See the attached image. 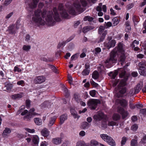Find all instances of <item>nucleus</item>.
<instances>
[{
    "label": "nucleus",
    "mask_w": 146,
    "mask_h": 146,
    "mask_svg": "<svg viewBox=\"0 0 146 146\" xmlns=\"http://www.w3.org/2000/svg\"><path fill=\"white\" fill-rule=\"evenodd\" d=\"M53 12L52 11H47L38 9L35 12V15L32 18L33 23L38 26L46 24L50 26H53L55 23V20L56 21H60L59 15L56 8L53 9Z\"/></svg>",
    "instance_id": "f257e3e1"
},
{
    "label": "nucleus",
    "mask_w": 146,
    "mask_h": 146,
    "mask_svg": "<svg viewBox=\"0 0 146 146\" xmlns=\"http://www.w3.org/2000/svg\"><path fill=\"white\" fill-rule=\"evenodd\" d=\"M125 46L123 44L119 43L118 44L117 48H115L110 54V58L107 59L105 62V65L108 68H110L112 66V64L116 63L117 62V58L116 57V55L119 54L120 56L119 59V62L123 65L125 59Z\"/></svg>",
    "instance_id": "f03ea898"
},
{
    "label": "nucleus",
    "mask_w": 146,
    "mask_h": 146,
    "mask_svg": "<svg viewBox=\"0 0 146 146\" xmlns=\"http://www.w3.org/2000/svg\"><path fill=\"white\" fill-rule=\"evenodd\" d=\"M120 71H122L119 74V77L121 78H123L124 79L121 80H116L113 83V86H116L119 83L118 85V90L120 93L121 94L125 93L126 91V88L124 87L126 85V81L128 78V76L125 74V71L123 68H121Z\"/></svg>",
    "instance_id": "7ed1b4c3"
},
{
    "label": "nucleus",
    "mask_w": 146,
    "mask_h": 146,
    "mask_svg": "<svg viewBox=\"0 0 146 146\" xmlns=\"http://www.w3.org/2000/svg\"><path fill=\"white\" fill-rule=\"evenodd\" d=\"M86 5L85 0H78L74 2L72 7L69 8L68 12L72 15L75 14L76 11L82 12L85 10L84 7Z\"/></svg>",
    "instance_id": "20e7f679"
},
{
    "label": "nucleus",
    "mask_w": 146,
    "mask_h": 146,
    "mask_svg": "<svg viewBox=\"0 0 146 146\" xmlns=\"http://www.w3.org/2000/svg\"><path fill=\"white\" fill-rule=\"evenodd\" d=\"M25 108V106H22L17 112V114H19L21 113V115H24L27 114L24 117V118L25 119L29 120L33 116L37 114V113L34 112L35 111L34 108H33L31 109L29 112H28L27 110H24Z\"/></svg>",
    "instance_id": "39448f33"
},
{
    "label": "nucleus",
    "mask_w": 146,
    "mask_h": 146,
    "mask_svg": "<svg viewBox=\"0 0 146 146\" xmlns=\"http://www.w3.org/2000/svg\"><path fill=\"white\" fill-rule=\"evenodd\" d=\"M100 136L104 141L106 142L110 145L113 146L115 145V141L111 137L105 134H101Z\"/></svg>",
    "instance_id": "423d86ee"
},
{
    "label": "nucleus",
    "mask_w": 146,
    "mask_h": 146,
    "mask_svg": "<svg viewBox=\"0 0 146 146\" xmlns=\"http://www.w3.org/2000/svg\"><path fill=\"white\" fill-rule=\"evenodd\" d=\"M107 118V116L101 111L98 112L93 117L94 120L96 121H99L102 119L106 120Z\"/></svg>",
    "instance_id": "0eeeda50"
},
{
    "label": "nucleus",
    "mask_w": 146,
    "mask_h": 146,
    "mask_svg": "<svg viewBox=\"0 0 146 146\" xmlns=\"http://www.w3.org/2000/svg\"><path fill=\"white\" fill-rule=\"evenodd\" d=\"M20 24L17 23L16 24L10 25L7 31L10 34L13 35L16 33L17 30L19 28Z\"/></svg>",
    "instance_id": "6e6552de"
},
{
    "label": "nucleus",
    "mask_w": 146,
    "mask_h": 146,
    "mask_svg": "<svg viewBox=\"0 0 146 146\" xmlns=\"http://www.w3.org/2000/svg\"><path fill=\"white\" fill-rule=\"evenodd\" d=\"M111 37H109L108 40L104 42V45L108 48L109 49L111 47H114L116 43L115 41L114 40H111Z\"/></svg>",
    "instance_id": "1a4fd4ad"
},
{
    "label": "nucleus",
    "mask_w": 146,
    "mask_h": 146,
    "mask_svg": "<svg viewBox=\"0 0 146 146\" xmlns=\"http://www.w3.org/2000/svg\"><path fill=\"white\" fill-rule=\"evenodd\" d=\"M102 9L104 12H106L107 11V8L105 5H103L102 6V3H100L99 4L98 6L96 8V10L98 11V15L99 16L101 17L103 15V13L101 12Z\"/></svg>",
    "instance_id": "9d476101"
},
{
    "label": "nucleus",
    "mask_w": 146,
    "mask_h": 146,
    "mask_svg": "<svg viewBox=\"0 0 146 146\" xmlns=\"http://www.w3.org/2000/svg\"><path fill=\"white\" fill-rule=\"evenodd\" d=\"M99 102L98 100L92 99L89 100L88 104L91 109H95L96 108Z\"/></svg>",
    "instance_id": "9b49d317"
},
{
    "label": "nucleus",
    "mask_w": 146,
    "mask_h": 146,
    "mask_svg": "<svg viewBox=\"0 0 146 146\" xmlns=\"http://www.w3.org/2000/svg\"><path fill=\"white\" fill-rule=\"evenodd\" d=\"M63 7L62 4H59L58 9L61 11L60 14L61 16L65 18H67L68 17V15L65 10H63Z\"/></svg>",
    "instance_id": "f8f14e48"
},
{
    "label": "nucleus",
    "mask_w": 146,
    "mask_h": 146,
    "mask_svg": "<svg viewBox=\"0 0 146 146\" xmlns=\"http://www.w3.org/2000/svg\"><path fill=\"white\" fill-rule=\"evenodd\" d=\"M45 80V78L43 76H38L35 79L34 82L35 84H41L44 82Z\"/></svg>",
    "instance_id": "ddd939ff"
},
{
    "label": "nucleus",
    "mask_w": 146,
    "mask_h": 146,
    "mask_svg": "<svg viewBox=\"0 0 146 146\" xmlns=\"http://www.w3.org/2000/svg\"><path fill=\"white\" fill-rule=\"evenodd\" d=\"M118 111L122 115V117L123 118H125L128 115V112L127 111H125L124 109L122 108H120L118 109Z\"/></svg>",
    "instance_id": "4468645a"
},
{
    "label": "nucleus",
    "mask_w": 146,
    "mask_h": 146,
    "mask_svg": "<svg viewBox=\"0 0 146 146\" xmlns=\"http://www.w3.org/2000/svg\"><path fill=\"white\" fill-rule=\"evenodd\" d=\"M23 96V94L21 93L11 95V97L13 100H15L21 98Z\"/></svg>",
    "instance_id": "2eb2a0df"
},
{
    "label": "nucleus",
    "mask_w": 146,
    "mask_h": 146,
    "mask_svg": "<svg viewBox=\"0 0 146 146\" xmlns=\"http://www.w3.org/2000/svg\"><path fill=\"white\" fill-rule=\"evenodd\" d=\"M62 139V138L61 137H57L52 139V142L54 144L58 145L61 143Z\"/></svg>",
    "instance_id": "dca6fc26"
},
{
    "label": "nucleus",
    "mask_w": 146,
    "mask_h": 146,
    "mask_svg": "<svg viewBox=\"0 0 146 146\" xmlns=\"http://www.w3.org/2000/svg\"><path fill=\"white\" fill-rule=\"evenodd\" d=\"M57 117V116H54L50 118L48 123V125L49 126L51 127L54 124Z\"/></svg>",
    "instance_id": "f3484780"
},
{
    "label": "nucleus",
    "mask_w": 146,
    "mask_h": 146,
    "mask_svg": "<svg viewBox=\"0 0 146 146\" xmlns=\"http://www.w3.org/2000/svg\"><path fill=\"white\" fill-rule=\"evenodd\" d=\"M141 89V87L139 84H137V86L133 89L132 90L134 91V92H131V94H137L138 93Z\"/></svg>",
    "instance_id": "a211bd4d"
},
{
    "label": "nucleus",
    "mask_w": 146,
    "mask_h": 146,
    "mask_svg": "<svg viewBox=\"0 0 146 146\" xmlns=\"http://www.w3.org/2000/svg\"><path fill=\"white\" fill-rule=\"evenodd\" d=\"M11 131L10 129L7 128H6L4 130L2 135L3 137H7L9 134L10 133Z\"/></svg>",
    "instance_id": "6ab92c4d"
},
{
    "label": "nucleus",
    "mask_w": 146,
    "mask_h": 146,
    "mask_svg": "<svg viewBox=\"0 0 146 146\" xmlns=\"http://www.w3.org/2000/svg\"><path fill=\"white\" fill-rule=\"evenodd\" d=\"M41 133L42 135L44 137H48L49 134V131L46 128L43 129Z\"/></svg>",
    "instance_id": "aec40b11"
},
{
    "label": "nucleus",
    "mask_w": 146,
    "mask_h": 146,
    "mask_svg": "<svg viewBox=\"0 0 146 146\" xmlns=\"http://www.w3.org/2000/svg\"><path fill=\"white\" fill-rule=\"evenodd\" d=\"M32 141L35 145L38 144L39 142V138L37 135H34L32 138Z\"/></svg>",
    "instance_id": "412c9836"
},
{
    "label": "nucleus",
    "mask_w": 146,
    "mask_h": 146,
    "mask_svg": "<svg viewBox=\"0 0 146 146\" xmlns=\"http://www.w3.org/2000/svg\"><path fill=\"white\" fill-rule=\"evenodd\" d=\"M38 2V0H33L32 2L29 5V6L31 8L33 9L35 7Z\"/></svg>",
    "instance_id": "4be33fe9"
},
{
    "label": "nucleus",
    "mask_w": 146,
    "mask_h": 146,
    "mask_svg": "<svg viewBox=\"0 0 146 146\" xmlns=\"http://www.w3.org/2000/svg\"><path fill=\"white\" fill-rule=\"evenodd\" d=\"M51 106V103L48 101L44 102L41 105V107L43 108H49Z\"/></svg>",
    "instance_id": "5701e85b"
},
{
    "label": "nucleus",
    "mask_w": 146,
    "mask_h": 146,
    "mask_svg": "<svg viewBox=\"0 0 146 146\" xmlns=\"http://www.w3.org/2000/svg\"><path fill=\"white\" fill-rule=\"evenodd\" d=\"M119 19L117 17L113 18L112 21L113 26H115L117 25L119 22Z\"/></svg>",
    "instance_id": "b1692460"
},
{
    "label": "nucleus",
    "mask_w": 146,
    "mask_h": 146,
    "mask_svg": "<svg viewBox=\"0 0 146 146\" xmlns=\"http://www.w3.org/2000/svg\"><path fill=\"white\" fill-rule=\"evenodd\" d=\"M67 118V116L66 114H64L62 115L60 117V122L61 124L63 123L64 121Z\"/></svg>",
    "instance_id": "393cba45"
},
{
    "label": "nucleus",
    "mask_w": 146,
    "mask_h": 146,
    "mask_svg": "<svg viewBox=\"0 0 146 146\" xmlns=\"http://www.w3.org/2000/svg\"><path fill=\"white\" fill-rule=\"evenodd\" d=\"M70 112L71 114L73 115L74 118H78L79 117L77 115L76 112L73 108H72L70 109Z\"/></svg>",
    "instance_id": "a878e982"
},
{
    "label": "nucleus",
    "mask_w": 146,
    "mask_h": 146,
    "mask_svg": "<svg viewBox=\"0 0 146 146\" xmlns=\"http://www.w3.org/2000/svg\"><path fill=\"white\" fill-rule=\"evenodd\" d=\"M117 102H119L120 104L123 107L126 106L127 104V102L125 100H117Z\"/></svg>",
    "instance_id": "bb28decb"
},
{
    "label": "nucleus",
    "mask_w": 146,
    "mask_h": 146,
    "mask_svg": "<svg viewBox=\"0 0 146 146\" xmlns=\"http://www.w3.org/2000/svg\"><path fill=\"white\" fill-rule=\"evenodd\" d=\"M117 70H115L113 72H111L108 74V75L112 78H114L118 74Z\"/></svg>",
    "instance_id": "cd10ccee"
},
{
    "label": "nucleus",
    "mask_w": 146,
    "mask_h": 146,
    "mask_svg": "<svg viewBox=\"0 0 146 146\" xmlns=\"http://www.w3.org/2000/svg\"><path fill=\"white\" fill-rule=\"evenodd\" d=\"M34 121L35 123L37 125H40L42 124V121L41 119L38 118H34Z\"/></svg>",
    "instance_id": "c85d7f7f"
},
{
    "label": "nucleus",
    "mask_w": 146,
    "mask_h": 146,
    "mask_svg": "<svg viewBox=\"0 0 146 146\" xmlns=\"http://www.w3.org/2000/svg\"><path fill=\"white\" fill-rule=\"evenodd\" d=\"M139 72L141 75L144 76H146V68L139 69Z\"/></svg>",
    "instance_id": "c756f323"
},
{
    "label": "nucleus",
    "mask_w": 146,
    "mask_h": 146,
    "mask_svg": "<svg viewBox=\"0 0 146 146\" xmlns=\"http://www.w3.org/2000/svg\"><path fill=\"white\" fill-rule=\"evenodd\" d=\"M139 68V69H144L145 68V67L146 66V62L142 61L139 62L138 65Z\"/></svg>",
    "instance_id": "7c9ffc66"
},
{
    "label": "nucleus",
    "mask_w": 146,
    "mask_h": 146,
    "mask_svg": "<svg viewBox=\"0 0 146 146\" xmlns=\"http://www.w3.org/2000/svg\"><path fill=\"white\" fill-rule=\"evenodd\" d=\"M120 118V115L117 113L114 114L112 116L113 119L115 121H117L119 120Z\"/></svg>",
    "instance_id": "2f4dec72"
},
{
    "label": "nucleus",
    "mask_w": 146,
    "mask_h": 146,
    "mask_svg": "<svg viewBox=\"0 0 146 146\" xmlns=\"http://www.w3.org/2000/svg\"><path fill=\"white\" fill-rule=\"evenodd\" d=\"M94 28L92 27H84L83 29V32L85 33L87 32L88 31L93 29Z\"/></svg>",
    "instance_id": "473e14b6"
},
{
    "label": "nucleus",
    "mask_w": 146,
    "mask_h": 146,
    "mask_svg": "<svg viewBox=\"0 0 146 146\" xmlns=\"http://www.w3.org/2000/svg\"><path fill=\"white\" fill-rule=\"evenodd\" d=\"M90 146H97L98 145V143L95 140H92L90 143Z\"/></svg>",
    "instance_id": "72a5a7b5"
},
{
    "label": "nucleus",
    "mask_w": 146,
    "mask_h": 146,
    "mask_svg": "<svg viewBox=\"0 0 146 146\" xmlns=\"http://www.w3.org/2000/svg\"><path fill=\"white\" fill-rule=\"evenodd\" d=\"M31 48V46L29 45H24L23 47V50L26 51H29Z\"/></svg>",
    "instance_id": "f704fd0d"
},
{
    "label": "nucleus",
    "mask_w": 146,
    "mask_h": 146,
    "mask_svg": "<svg viewBox=\"0 0 146 146\" xmlns=\"http://www.w3.org/2000/svg\"><path fill=\"white\" fill-rule=\"evenodd\" d=\"M89 126V124L86 122H83L81 125L83 129L88 128Z\"/></svg>",
    "instance_id": "c9c22d12"
},
{
    "label": "nucleus",
    "mask_w": 146,
    "mask_h": 146,
    "mask_svg": "<svg viewBox=\"0 0 146 146\" xmlns=\"http://www.w3.org/2000/svg\"><path fill=\"white\" fill-rule=\"evenodd\" d=\"M118 123L113 121H108V125L109 126H113L114 125H118Z\"/></svg>",
    "instance_id": "e433bc0d"
},
{
    "label": "nucleus",
    "mask_w": 146,
    "mask_h": 146,
    "mask_svg": "<svg viewBox=\"0 0 146 146\" xmlns=\"http://www.w3.org/2000/svg\"><path fill=\"white\" fill-rule=\"evenodd\" d=\"M99 76L98 73L97 71H95L92 74V77L94 79H97Z\"/></svg>",
    "instance_id": "4c0bfd02"
},
{
    "label": "nucleus",
    "mask_w": 146,
    "mask_h": 146,
    "mask_svg": "<svg viewBox=\"0 0 146 146\" xmlns=\"http://www.w3.org/2000/svg\"><path fill=\"white\" fill-rule=\"evenodd\" d=\"M135 106H136V107L137 108H139L140 107H141V106L139 105L134 104L131 102H130L129 106L131 109H134L135 107Z\"/></svg>",
    "instance_id": "58836bf2"
},
{
    "label": "nucleus",
    "mask_w": 146,
    "mask_h": 146,
    "mask_svg": "<svg viewBox=\"0 0 146 146\" xmlns=\"http://www.w3.org/2000/svg\"><path fill=\"white\" fill-rule=\"evenodd\" d=\"M107 33V31H105L104 33L102 34V36H101L100 39V42H101L104 39L105 36Z\"/></svg>",
    "instance_id": "ea45409f"
},
{
    "label": "nucleus",
    "mask_w": 146,
    "mask_h": 146,
    "mask_svg": "<svg viewBox=\"0 0 146 146\" xmlns=\"http://www.w3.org/2000/svg\"><path fill=\"white\" fill-rule=\"evenodd\" d=\"M94 19L93 17H90L89 16H87L85 17L84 19V21H91Z\"/></svg>",
    "instance_id": "a19ab883"
},
{
    "label": "nucleus",
    "mask_w": 146,
    "mask_h": 146,
    "mask_svg": "<svg viewBox=\"0 0 146 146\" xmlns=\"http://www.w3.org/2000/svg\"><path fill=\"white\" fill-rule=\"evenodd\" d=\"M138 126L136 124H134L131 128V129L133 131H136L137 129Z\"/></svg>",
    "instance_id": "79ce46f5"
},
{
    "label": "nucleus",
    "mask_w": 146,
    "mask_h": 146,
    "mask_svg": "<svg viewBox=\"0 0 146 146\" xmlns=\"http://www.w3.org/2000/svg\"><path fill=\"white\" fill-rule=\"evenodd\" d=\"M24 129L28 132L31 133H33L35 132V130L34 129H31L29 128H24Z\"/></svg>",
    "instance_id": "37998d69"
},
{
    "label": "nucleus",
    "mask_w": 146,
    "mask_h": 146,
    "mask_svg": "<svg viewBox=\"0 0 146 146\" xmlns=\"http://www.w3.org/2000/svg\"><path fill=\"white\" fill-rule=\"evenodd\" d=\"M101 51V49L99 47H97L96 48L94 51L95 55H97Z\"/></svg>",
    "instance_id": "c03bdc74"
},
{
    "label": "nucleus",
    "mask_w": 146,
    "mask_h": 146,
    "mask_svg": "<svg viewBox=\"0 0 146 146\" xmlns=\"http://www.w3.org/2000/svg\"><path fill=\"white\" fill-rule=\"evenodd\" d=\"M49 67L54 72L56 73H58L57 69L54 66L51 65H49Z\"/></svg>",
    "instance_id": "a18cd8bd"
},
{
    "label": "nucleus",
    "mask_w": 146,
    "mask_h": 146,
    "mask_svg": "<svg viewBox=\"0 0 146 146\" xmlns=\"http://www.w3.org/2000/svg\"><path fill=\"white\" fill-rule=\"evenodd\" d=\"M79 56V54L78 53L76 54H75L72 56L71 58V60H75L77 58L78 56Z\"/></svg>",
    "instance_id": "49530a36"
},
{
    "label": "nucleus",
    "mask_w": 146,
    "mask_h": 146,
    "mask_svg": "<svg viewBox=\"0 0 146 146\" xmlns=\"http://www.w3.org/2000/svg\"><path fill=\"white\" fill-rule=\"evenodd\" d=\"M89 72L90 71L86 69L83 71L82 72V75L84 76H86L88 75L89 73Z\"/></svg>",
    "instance_id": "de8ad7c7"
},
{
    "label": "nucleus",
    "mask_w": 146,
    "mask_h": 146,
    "mask_svg": "<svg viewBox=\"0 0 146 146\" xmlns=\"http://www.w3.org/2000/svg\"><path fill=\"white\" fill-rule=\"evenodd\" d=\"M90 83L91 85L92 86H93V87H97L99 86L98 84L95 82L93 80H91L90 82Z\"/></svg>",
    "instance_id": "09e8293b"
},
{
    "label": "nucleus",
    "mask_w": 146,
    "mask_h": 146,
    "mask_svg": "<svg viewBox=\"0 0 146 146\" xmlns=\"http://www.w3.org/2000/svg\"><path fill=\"white\" fill-rule=\"evenodd\" d=\"M105 27L104 26H101L99 27V33L100 34L102 33L105 29Z\"/></svg>",
    "instance_id": "8fccbe9b"
},
{
    "label": "nucleus",
    "mask_w": 146,
    "mask_h": 146,
    "mask_svg": "<svg viewBox=\"0 0 146 146\" xmlns=\"http://www.w3.org/2000/svg\"><path fill=\"white\" fill-rule=\"evenodd\" d=\"M139 42L137 40H135L133 41L131 44V47H135V45L134 44H136L138 45L139 44Z\"/></svg>",
    "instance_id": "3c124183"
},
{
    "label": "nucleus",
    "mask_w": 146,
    "mask_h": 146,
    "mask_svg": "<svg viewBox=\"0 0 146 146\" xmlns=\"http://www.w3.org/2000/svg\"><path fill=\"white\" fill-rule=\"evenodd\" d=\"M96 91L95 90H92L90 92V94L93 97H95L96 94Z\"/></svg>",
    "instance_id": "603ef678"
},
{
    "label": "nucleus",
    "mask_w": 146,
    "mask_h": 146,
    "mask_svg": "<svg viewBox=\"0 0 146 146\" xmlns=\"http://www.w3.org/2000/svg\"><path fill=\"white\" fill-rule=\"evenodd\" d=\"M17 84L18 85H21L22 86H23L25 85L24 81L23 80L18 81L17 82Z\"/></svg>",
    "instance_id": "864d4df0"
},
{
    "label": "nucleus",
    "mask_w": 146,
    "mask_h": 146,
    "mask_svg": "<svg viewBox=\"0 0 146 146\" xmlns=\"http://www.w3.org/2000/svg\"><path fill=\"white\" fill-rule=\"evenodd\" d=\"M137 144V141L133 139L132 140L131 142V146H136Z\"/></svg>",
    "instance_id": "5fc2aeb1"
},
{
    "label": "nucleus",
    "mask_w": 146,
    "mask_h": 146,
    "mask_svg": "<svg viewBox=\"0 0 146 146\" xmlns=\"http://www.w3.org/2000/svg\"><path fill=\"white\" fill-rule=\"evenodd\" d=\"M14 71L15 72H20L21 71V70L18 67L15 66L14 68Z\"/></svg>",
    "instance_id": "6e6d98bb"
},
{
    "label": "nucleus",
    "mask_w": 146,
    "mask_h": 146,
    "mask_svg": "<svg viewBox=\"0 0 146 146\" xmlns=\"http://www.w3.org/2000/svg\"><path fill=\"white\" fill-rule=\"evenodd\" d=\"M127 138L125 137H123L122 138L121 141V144L122 145H123L125 144L127 141Z\"/></svg>",
    "instance_id": "4d7b16f0"
},
{
    "label": "nucleus",
    "mask_w": 146,
    "mask_h": 146,
    "mask_svg": "<svg viewBox=\"0 0 146 146\" xmlns=\"http://www.w3.org/2000/svg\"><path fill=\"white\" fill-rule=\"evenodd\" d=\"M13 87V85L12 84H9L7 86V90L8 91H9Z\"/></svg>",
    "instance_id": "13d9d810"
},
{
    "label": "nucleus",
    "mask_w": 146,
    "mask_h": 146,
    "mask_svg": "<svg viewBox=\"0 0 146 146\" xmlns=\"http://www.w3.org/2000/svg\"><path fill=\"white\" fill-rule=\"evenodd\" d=\"M133 19L134 22H138L139 21V18L137 16H134L133 18Z\"/></svg>",
    "instance_id": "bf43d9fd"
},
{
    "label": "nucleus",
    "mask_w": 146,
    "mask_h": 146,
    "mask_svg": "<svg viewBox=\"0 0 146 146\" xmlns=\"http://www.w3.org/2000/svg\"><path fill=\"white\" fill-rule=\"evenodd\" d=\"M110 14L113 16L116 15V13L112 9H110Z\"/></svg>",
    "instance_id": "052dcab7"
},
{
    "label": "nucleus",
    "mask_w": 146,
    "mask_h": 146,
    "mask_svg": "<svg viewBox=\"0 0 146 146\" xmlns=\"http://www.w3.org/2000/svg\"><path fill=\"white\" fill-rule=\"evenodd\" d=\"M30 101L29 100H27L26 101V106L27 108H29L30 106Z\"/></svg>",
    "instance_id": "680f3d73"
},
{
    "label": "nucleus",
    "mask_w": 146,
    "mask_h": 146,
    "mask_svg": "<svg viewBox=\"0 0 146 146\" xmlns=\"http://www.w3.org/2000/svg\"><path fill=\"white\" fill-rule=\"evenodd\" d=\"M76 146H84V144L81 141H78L77 142Z\"/></svg>",
    "instance_id": "e2e57ef3"
},
{
    "label": "nucleus",
    "mask_w": 146,
    "mask_h": 146,
    "mask_svg": "<svg viewBox=\"0 0 146 146\" xmlns=\"http://www.w3.org/2000/svg\"><path fill=\"white\" fill-rule=\"evenodd\" d=\"M112 23L110 22H108L106 23V28L110 27L112 26Z\"/></svg>",
    "instance_id": "0e129e2a"
},
{
    "label": "nucleus",
    "mask_w": 146,
    "mask_h": 146,
    "mask_svg": "<svg viewBox=\"0 0 146 146\" xmlns=\"http://www.w3.org/2000/svg\"><path fill=\"white\" fill-rule=\"evenodd\" d=\"M143 26L145 30H143V33H146V20L145 22L143 24Z\"/></svg>",
    "instance_id": "69168bd1"
},
{
    "label": "nucleus",
    "mask_w": 146,
    "mask_h": 146,
    "mask_svg": "<svg viewBox=\"0 0 146 146\" xmlns=\"http://www.w3.org/2000/svg\"><path fill=\"white\" fill-rule=\"evenodd\" d=\"M146 141V135H145L143 137L141 140V142L142 143H145V141Z\"/></svg>",
    "instance_id": "338daca9"
},
{
    "label": "nucleus",
    "mask_w": 146,
    "mask_h": 146,
    "mask_svg": "<svg viewBox=\"0 0 146 146\" xmlns=\"http://www.w3.org/2000/svg\"><path fill=\"white\" fill-rule=\"evenodd\" d=\"M47 143L45 141L42 142L40 144V146H47Z\"/></svg>",
    "instance_id": "774afa93"
}]
</instances>
